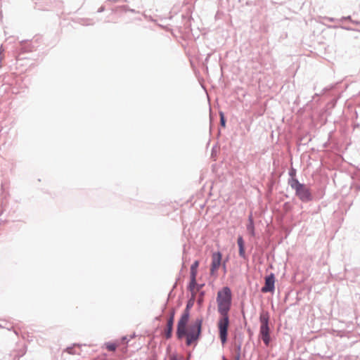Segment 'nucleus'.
Segmentation results:
<instances>
[{
    "mask_svg": "<svg viewBox=\"0 0 360 360\" xmlns=\"http://www.w3.org/2000/svg\"><path fill=\"white\" fill-rule=\"evenodd\" d=\"M202 319L198 318L192 321L187 328L188 322H186L183 328L179 330V323H177L176 337L179 340H181L186 337V345L190 346L193 342H196L200 337L202 333Z\"/></svg>",
    "mask_w": 360,
    "mask_h": 360,
    "instance_id": "f257e3e1",
    "label": "nucleus"
},
{
    "mask_svg": "<svg viewBox=\"0 0 360 360\" xmlns=\"http://www.w3.org/2000/svg\"><path fill=\"white\" fill-rule=\"evenodd\" d=\"M232 301L231 289L225 286L219 290L217 296L218 312L219 314H229Z\"/></svg>",
    "mask_w": 360,
    "mask_h": 360,
    "instance_id": "f03ea898",
    "label": "nucleus"
},
{
    "mask_svg": "<svg viewBox=\"0 0 360 360\" xmlns=\"http://www.w3.org/2000/svg\"><path fill=\"white\" fill-rule=\"evenodd\" d=\"M288 185L295 191L296 196L302 202H308L313 200L312 194L308 186L300 183L297 179H289Z\"/></svg>",
    "mask_w": 360,
    "mask_h": 360,
    "instance_id": "7ed1b4c3",
    "label": "nucleus"
},
{
    "mask_svg": "<svg viewBox=\"0 0 360 360\" xmlns=\"http://www.w3.org/2000/svg\"><path fill=\"white\" fill-rule=\"evenodd\" d=\"M269 314L268 311H262L259 316V322L261 323L259 328V335L262 341L266 345H269L270 338V328L269 326Z\"/></svg>",
    "mask_w": 360,
    "mask_h": 360,
    "instance_id": "20e7f679",
    "label": "nucleus"
},
{
    "mask_svg": "<svg viewBox=\"0 0 360 360\" xmlns=\"http://www.w3.org/2000/svg\"><path fill=\"white\" fill-rule=\"evenodd\" d=\"M220 315L221 316L219 319L217 326L219 329V338L221 343L224 345L227 341L229 316V314H220Z\"/></svg>",
    "mask_w": 360,
    "mask_h": 360,
    "instance_id": "39448f33",
    "label": "nucleus"
},
{
    "mask_svg": "<svg viewBox=\"0 0 360 360\" xmlns=\"http://www.w3.org/2000/svg\"><path fill=\"white\" fill-rule=\"evenodd\" d=\"M275 289V276L274 274H270L265 278L264 285L261 288L264 293L274 292Z\"/></svg>",
    "mask_w": 360,
    "mask_h": 360,
    "instance_id": "423d86ee",
    "label": "nucleus"
},
{
    "mask_svg": "<svg viewBox=\"0 0 360 360\" xmlns=\"http://www.w3.org/2000/svg\"><path fill=\"white\" fill-rule=\"evenodd\" d=\"M193 302L190 300L187 302L186 309H184L183 314L181 316L180 319L179 320V330H180V328L183 330V328L184 327V324L186 322H188L189 317H190V309L193 307Z\"/></svg>",
    "mask_w": 360,
    "mask_h": 360,
    "instance_id": "0eeeda50",
    "label": "nucleus"
},
{
    "mask_svg": "<svg viewBox=\"0 0 360 360\" xmlns=\"http://www.w3.org/2000/svg\"><path fill=\"white\" fill-rule=\"evenodd\" d=\"M221 253L220 252H214L212 254V264L210 274L214 275L215 271L219 269L221 263Z\"/></svg>",
    "mask_w": 360,
    "mask_h": 360,
    "instance_id": "6e6552de",
    "label": "nucleus"
},
{
    "mask_svg": "<svg viewBox=\"0 0 360 360\" xmlns=\"http://www.w3.org/2000/svg\"><path fill=\"white\" fill-rule=\"evenodd\" d=\"M174 314H175V311L173 309L170 313L169 318L167 320V327L165 330V336L166 339H169L172 336V330H173V326H174Z\"/></svg>",
    "mask_w": 360,
    "mask_h": 360,
    "instance_id": "1a4fd4ad",
    "label": "nucleus"
},
{
    "mask_svg": "<svg viewBox=\"0 0 360 360\" xmlns=\"http://www.w3.org/2000/svg\"><path fill=\"white\" fill-rule=\"evenodd\" d=\"M247 230L251 236H254L255 235L254 222L251 216L249 217V224L247 225Z\"/></svg>",
    "mask_w": 360,
    "mask_h": 360,
    "instance_id": "9d476101",
    "label": "nucleus"
},
{
    "mask_svg": "<svg viewBox=\"0 0 360 360\" xmlns=\"http://www.w3.org/2000/svg\"><path fill=\"white\" fill-rule=\"evenodd\" d=\"M196 285H197L196 280L191 279L188 288L190 291L193 292Z\"/></svg>",
    "mask_w": 360,
    "mask_h": 360,
    "instance_id": "9b49d317",
    "label": "nucleus"
},
{
    "mask_svg": "<svg viewBox=\"0 0 360 360\" xmlns=\"http://www.w3.org/2000/svg\"><path fill=\"white\" fill-rule=\"evenodd\" d=\"M106 348L108 351L114 352L116 349V345L112 342H108L105 344Z\"/></svg>",
    "mask_w": 360,
    "mask_h": 360,
    "instance_id": "f8f14e48",
    "label": "nucleus"
},
{
    "mask_svg": "<svg viewBox=\"0 0 360 360\" xmlns=\"http://www.w3.org/2000/svg\"><path fill=\"white\" fill-rule=\"evenodd\" d=\"M238 249H239V255H240V257L243 258V259H245L246 258V255H245L244 246L243 247H238Z\"/></svg>",
    "mask_w": 360,
    "mask_h": 360,
    "instance_id": "ddd939ff",
    "label": "nucleus"
},
{
    "mask_svg": "<svg viewBox=\"0 0 360 360\" xmlns=\"http://www.w3.org/2000/svg\"><path fill=\"white\" fill-rule=\"evenodd\" d=\"M220 124L222 127L226 126V120L223 112H220Z\"/></svg>",
    "mask_w": 360,
    "mask_h": 360,
    "instance_id": "4468645a",
    "label": "nucleus"
},
{
    "mask_svg": "<svg viewBox=\"0 0 360 360\" xmlns=\"http://www.w3.org/2000/svg\"><path fill=\"white\" fill-rule=\"evenodd\" d=\"M198 265H199V262L198 261H195L191 266V271H197V268L198 267Z\"/></svg>",
    "mask_w": 360,
    "mask_h": 360,
    "instance_id": "2eb2a0df",
    "label": "nucleus"
},
{
    "mask_svg": "<svg viewBox=\"0 0 360 360\" xmlns=\"http://www.w3.org/2000/svg\"><path fill=\"white\" fill-rule=\"evenodd\" d=\"M237 243L238 247H243L244 246V240L242 236H238L237 239Z\"/></svg>",
    "mask_w": 360,
    "mask_h": 360,
    "instance_id": "dca6fc26",
    "label": "nucleus"
},
{
    "mask_svg": "<svg viewBox=\"0 0 360 360\" xmlns=\"http://www.w3.org/2000/svg\"><path fill=\"white\" fill-rule=\"evenodd\" d=\"M121 8L124 11H130L131 13H136V11L134 10V9H131L129 8L127 6H121Z\"/></svg>",
    "mask_w": 360,
    "mask_h": 360,
    "instance_id": "f3484780",
    "label": "nucleus"
},
{
    "mask_svg": "<svg viewBox=\"0 0 360 360\" xmlns=\"http://www.w3.org/2000/svg\"><path fill=\"white\" fill-rule=\"evenodd\" d=\"M82 24L84 25H94V22H92L91 20H90V19H85V20H83V22Z\"/></svg>",
    "mask_w": 360,
    "mask_h": 360,
    "instance_id": "a211bd4d",
    "label": "nucleus"
},
{
    "mask_svg": "<svg viewBox=\"0 0 360 360\" xmlns=\"http://www.w3.org/2000/svg\"><path fill=\"white\" fill-rule=\"evenodd\" d=\"M197 271H191V279L196 280Z\"/></svg>",
    "mask_w": 360,
    "mask_h": 360,
    "instance_id": "6ab92c4d",
    "label": "nucleus"
},
{
    "mask_svg": "<svg viewBox=\"0 0 360 360\" xmlns=\"http://www.w3.org/2000/svg\"><path fill=\"white\" fill-rule=\"evenodd\" d=\"M204 295H205L204 292H200V297H199V298H198V304H200H200L202 303V302H203V298H202V297L204 296Z\"/></svg>",
    "mask_w": 360,
    "mask_h": 360,
    "instance_id": "aec40b11",
    "label": "nucleus"
},
{
    "mask_svg": "<svg viewBox=\"0 0 360 360\" xmlns=\"http://www.w3.org/2000/svg\"><path fill=\"white\" fill-rule=\"evenodd\" d=\"M351 20H352L351 18V16L348 15V16L342 17V18L339 19V21L343 22L344 20H349L351 22Z\"/></svg>",
    "mask_w": 360,
    "mask_h": 360,
    "instance_id": "412c9836",
    "label": "nucleus"
},
{
    "mask_svg": "<svg viewBox=\"0 0 360 360\" xmlns=\"http://www.w3.org/2000/svg\"><path fill=\"white\" fill-rule=\"evenodd\" d=\"M324 19L329 22L339 21V20L330 17H324Z\"/></svg>",
    "mask_w": 360,
    "mask_h": 360,
    "instance_id": "4be33fe9",
    "label": "nucleus"
},
{
    "mask_svg": "<svg viewBox=\"0 0 360 360\" xmlns=\"http://www.w3.org/2000/svg\"><path fill=\"white\" fill-rule=\"evenodd\" d=\"M235 347H236V354H240L241 345L240 344L236 345Z\"/></svg>",
    "mask_w": 360,
    "mask_h": 360,
    "instance_id": "5701e85b",
    "label": "nucleus"
},
{
    "mask_svg": "<svg viewBox=\"0 0 360 360\" xmlns=\"http://www.w3.org/2000/svg\"><path fill=\"white\" fill-rule=\"evenodd\" d=\"M295 173H296L295 169H292L289 172V175H290V176H292V178H293V176L295 175Z\"/></svg>",
    "mask_w": 360,
    "mask_h": 360,
    "instance_id": "b1692460",
    "label": "nucleus"
},
{
    "mask_svg": "<svg viewBox=\"0 0 360 360\" xmlns=\"http://www.w3.org/2000/svg\"><path fill=\"white\" fill-rule=\"evenodd\" d=\"M66 351H67L69 354H75V352L73 351V348H72V347H68V348L66 349Z\"/></svg>",
    "mask_w": 360,
    "mask_h": 360,
    "instance_id": "393cba45",
    "label": "nucleus"
},
{
    "mask_svg": "<svg viewBox=\"0 0 360 360\" xmlns=\"http://www.w3.org/2000/svg\"><path fill=\"white\" fill-rule=\"evenodd\" d=\"M105 11V7L104 6H101L98 9V13H102Z\"/></svg>",
    "mask_w": 360,
    "mask_h": 360,
    "instance_id": "a878e982",
    "label": "nucleus"
},
{
    "mask_svg": "<svg viewBox=\"0 0 360 360\" xmlns=\"http://www.w3.org/2000/svg\"><path fill=\"white\" fill-rule=\"evenodd\" d=\"M351 22L354 23L355 25H360V21H356V20H351Z\"/></svg>",
    "mask_w": 360,
    "mask_h": 360,
    "instance_id": "bb28decb",
    "label": "nucleus"
},
{
    "mask_svg": "<svg viewBox=\"0 0 360 360\" xmlns=\"http://www.w3.org/2000/svg\"><path fill=\"white\" fill-rule=\"evenodd\" d=\"M240 354H236L235 355V360H240Z\"/></svg>",
    "mask_w": 360,
    "mask_h": 360,
    "instance_id": "cd10ccee",
    "label": "nucleus"
},
{
    "mask_svg": "<svg viewBox=\"0 0 360 360\" xmlns=\"http://www.w3.org/2000/svg\"><path fill=\"white\" fill-rule=\"evenodd\" d=\"M169 360H178L175 355H173L170 357Z\"/></svg>",
    "mask_w": 360,
    "mask_h": 360,
    "instance_id": "c85d7f7f",
    "label": "nucleus"
},
{
    "mask_svg": "<svg viewBox=\"0 0 360 360\" xmlns=\"http://www.w3.org/2000/svg\"><path fill=\"white\" fill-rule=\"evenodd\" d=\"M342 28L347 30H353V29H352L350 27H342Z\"/></svg>",
    "mask_w": 360,
    "mask_h": 360,
    "instance_id": "c756f323",
    "label": "nucleus"
},
{
    "mask_svg": "<svg viewBox=\"0 0 360 360\" xmlns=\"http://www.w3.org/2000/svg\"><path fill=\"white\" fill-rule=\"evenodd\" d=\"M203 285H197V290H199L202 287Z\"/></svg>",
    "mask_w": 360,
    "mask_h": 360,
    "instance_id": "7c9ffc66",
    "label": "nucleus"
},
{
    "mask_svg": "<svg viewBox=\"0 0 360 360\" xmlns=\"http://www.w3.org/2000/svg\"><path fill=\"white\" fill-rule=\"evenodd\" d=\"M223 267H224V270H226V264H225V263L223 264Z\"/></svg>",
    "mask_w": 360,
    "mask_h": 360,
    "instance_id": "2f4dec72",
    "label": "nucleus"
},
{
    "mask_svg": "<svg viewBox=\"0 0 360 360\" xmlns=\"http://www.w3.org/2000/svg\"><path fill=\"white\" fill-rule=\"evenodd\" d=\"M122 339H123V340H127V337H123Z\"/></svg>",
    "mask_w": 360,
    "mask_h": 360,
    "instance_id": "473e14b6",
    "label": "nucleus"
}]
</instances>
